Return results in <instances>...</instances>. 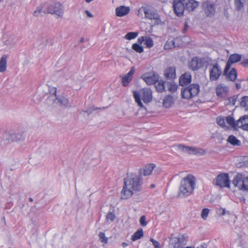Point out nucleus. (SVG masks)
I'll return each mask as SVG.
<instances>
[{
	"label": "nucleus",
	"mask_w": 248,
	"mask_h": 248,
	"mask_svg": "<svg viewBox=\"0 0 248 248\" xmlns=\"http://www.w3.org/2000/svg\"><path fill=\"white\" fill-rule=\"evenodd\" d=\"M142 184V180L139 175L131 174L127 176L124 179V185L121 192V198L124 200L128 199L133 194L141 191Z\"/></svg>",
	"instance_id": "1"
},
{
	"label": "nucleus",
	"mask_w": 248,
	"mask_h": 248,
	"mask_svg": "<svg viewBox=\"0 0 248 248\" xmlns=\"http://www.w3.org/2000/svg\"><path fill=\"white\" fill-rule=\"evenodd\" d=\"M199 2L195 0H174L173 7L175 14L182 16L185 10L188 12L194 11L199 6Z\"/></svg>",
	"instance_id": "2"
},
{
	"label": "nucleus",
	"mask_w": 248,
	"mask_h": 248,
	"mask_svg": "<svg viewBox=\"0 0 248 248\" xmlns=\"http://www.w3.org/2000/svg\"><path fill=\"white\" fill-rule=\"evenodd\" d=\"M196 179L191 174L183 178L178 193L179 197H187L191 195L195 188Z\"/></svg>",
	"instance_id": "3"
},
{
	"label": "nucleus",
	"mask_w": 248,
	"mask_h": 248,
	"mask_svg": "<svg viewBox=\"0 0 248 248\" xmlns=\"http://www.w3.org/2000/svg\"><path fill=\"white\" fill-rule=\"evenodd\" d=\"M63 12V7L59 2L54 3L50 5L45 3L42 5L38 10L34 11V15L38 16L42 13L44 14L50 13L60 17L62 16Z\"/></svg>",
	"instance_id": "4"
},
{
	"label": "nucleus",
	"mask_w": 248,
	"mask_h": 248,
	"mask_svg": "<svg viewBox=\"0 0 248 248\" xmlns=\"http://www.w3.org/2000/svg\"><path fill=\"white\" fill-rule=\"evenodd\" d=\"M133 93L136 102L140 108L143 107L141 102V99L145 103H148L152 100V92L149 88H142L139 92L133 91Z\"/></svg>",
	"instance_id": "5"
},
{
	"label": "nucleus",
	"mask_w": 248,
	"mask_h": 248,
	"mask_svg": "<svg viewBox=\"0 0 248 248\" xmlns=\"http://www.w3.org/2000/svg\"><path fill=\"white\" fill-rule=\"evenodd\" d=\"M228 124L230 127L237 129L241 128L244 130H248V116H241L237 121L231 116H228L226 118Z\"/></svg>",
	"instance_id": "6"
},
{
	"label": "nucleus",
	"mask_w": 248,
	"mask_h": 248,
	"mask_svg": "<svg viewBox=\"0 0 248 248\" xmlns=\"http://www.w3.org/2000/svg\"><path fill=\"white\" fill-rule=\"evenodd\" d=\"M234 186L238 189L243 191H248V176L242 173H238L232 180Z\"/></svg>",
	"instance_id": "7"
},
{
	"label": "nucleus",
	"mask_w": 248,
	"mask_h": 248,
	"mask_svg": "<svg viewBox=\"0 0 248 248\" xmlns=\"http://www.w3.org/2000/svg\"><path fill=\"white\" fill-rule=\"evenodd\" d=\"M199 92V85L197 84H192L186 88H182L181 94L183 98L189 99L197 96Z\"/></svg>",
	"instance_id": "8"
},
{
	"label": "nucleus",
	"mask_w": 248,
	"mask_h": 248,
	"mask_svg": "<svg viewBox=\"0 0 248 248\" xmlns=\"http://www.w3.org/2000/svg\"><path fill=\"white\" fill-rule=\"evenodd\" d=\"M205 63V61L204 58L195 56L189 61L188 67L191 70L196 71L203 68Z\"/></svg>",
	"instance_id": "9"
},
{
	"label": "nucleus",
	"mask_w": 248,
	"mask_h": 248,
	"mask_svg": "<svg viewBox=\"0 0 248 248\" xmlns=\"http://www.w3.org/2000/svg\"><path fill=\"white\" fill-rule=\"evenodd\" d=\"M209 73L210 79L211 81H216L221 75L222 70L219 65L216 63L211 66Z\"/></svg>",
	"instance_id": "10"
},
{
	"label": "nucleus",
	"mask_w": 248,
	"mask_h": 248,
	"mask_svg": "<svg viewBox=\"0 0 248 248\" xmlns=\"http://www.w3.org/2000/svg\"><path fill=\"white\" fill-rule=\"evenodd\" d=\"M216 185L220 187H230V181L229 178V175L226 173L219 174L216 178Z\"/></svg>",
	"instance_id": "11"
},
{
	"label": "nucleus",
	"mask_w": 248,
	"mask_h": 248,
	"mask_svg": "<svg viewBox=\"0 0 248 248\" xmlns=\"http://www.w3.org/2000/svg\"><path fill=\"white\" fill-rule=\"evenodd\" d=\"M177 147L182 151L187 153L189 154L202 155L205 153L204 151L200 148L186 146L182 144H179L177 145Z\"/></svg>",
	"instance_id": "12"
},
{
	"label": "nucleus",
	"mask_w": 248,
	"mask_h": 248,
	"mask_svg": "<svg viewBox=\"0 0 248 248\" xmlns=\"http://www.w3.org/2000/svg\"><path fill=\"white\" fill-rule=\"evenodd\" d=\"M242 58L241 55L238 54H232L230 55L225 66L223 72V75H226L231 69L232 63L239 62Z\"/></svg>",
	"instance_id": "13"
},
{
	"label": "nucleus",
	"mask_w": 248,
	"mask_h": 248,
	"mask_svg": "<svg viewBox=\"0 0 248 248\" xmlns=\"http://www.w3.org/2000/svg\"><path fill=\"white\" fill-rule=\"evenodd\" d=\"M188 236L186 234L181 235L172 238V243L173 248H181L183 245L186 244Z\"/></svg>",
	"instance_id": "14"
},
{
	"label": "nucleus",
	"mask_w": 248,
	"mask_h": 248,
	"mask_svg": "<svg viewBox=\"0 0 248 248\" xmlns=\"http://www.w3.org/2000/svg\"><path fill=\"white\" fill-rule=\"evenodd\" d=\"M202 6L206 16L211 17L214 15L216 12L214 3L206 1L203 3Z\"/></svg>",
	"instance_id": "15"
},
{
	"label": "nucleus",
	"mask_w": 248,
	"mask_h": 248,
	"mask_svg": "<svg viewBox=\"0 0 248 248\" xmlns=\"http://www.w3.org/2000/svg\"><path fill=\"white\" fill-rule=\"evenodd\" d=\"M229 90L227 86L220 83L217 85L216 88V93L219 98H224L229 94Z\"/></svg>",
	"instance_id": "16"
},
{
	"label": "nucleus",
	"mask_w": 248,
	"mask_h": 248,
	"mask_svg": "<svg viewBox=\"0 0 248 248\" xmlns=\"http://www.w3.org/2000/svg\"><path fill=\"white\" fill-rule=\"evenodd\" d=\"M143 9V12L145 14V16L146 18L150 19H154L155 20V24H159L161 22V20L159 17V16L157 14L152 12L149 9H147L145 8H141V9ZM140 9L139 10V11Z\"/></svg>",
	"instance_id": "17"
},
{
	"label": "nucleus",
	"mask_w": 248,
	"mask_h": 248,
	"mask_svg": "<svg viewBox=\"0 0 248 248\" xmlns=\"http://www.w3.org/2000/svg\"><path fill=\"white\" fill-rule=\"evenodd\" d=\"M3 137L6 140L14 142L17 141L21 139L22 134L20 133L15 134L11 131L9 132H6L3 135Z\"/></svg>",
	"instance_id": "18"
},
{
	"label": "nucleus",
	"mask_w": 248,
	"mask_h": 248,
	"mask_svg": "<svg viewBox=\"0 0 248 248\" xmlns=\"http://www.w3.org/2000/svg\"><path fill=\"white\" fill-rule=\"evenodd\" d=\"M135 72L134 67H132L130 71L122 77V84L123 86L126 87L131 81L133 76Z\"/></svg>",
	"instance_id": "19"
},
{
	"label": "nucleus",
	"mask_w": 248,
	"mask_h": 248,
	"mask_svg": "<svg viewBox=\"0 0 248 248\" xmlns=\"http://www.w3.org/2000/svg\"><path fill=\"white\" fill-rule=\"evenodd\" d=\"M130 11V7L121 5L115 9V14L117 16L123 17L127 15Z\"/></svg>",
	"instance_id": "20"
},
{
	"label": "nucleus",
	"mask_w": 248,
	"mask_h": 248,
	"mask_svg": "<svg viewBox=\"0 0 248 248\" xmlns=\"http://www.w3.org/2000/svg\"><path fill=\"white\" fill-rule=\"evenodd\" d=\"M191 82V75L188 72H185L179 78V84L184 86L189 84Z\"/></svg>",
	"instance_id": "21"
},
{
	"label": "nucleus",
	"mask_w": 248,
	"mask_h": 248,
	"mask_svg": "<svg viewBox=\"0 0 248 248\" xmlns=\"http://www.w3.org/2000/svg\"><path fill=\"white\" fill-rule=\"evenodd\" d=\"M138 41L140 44L143 42V44L147 48H151L154 46L153 39L148 36H141L138 38Z\"/></svg>",
	"instance_id": "22"
},
{
	"label": "nucleus",
	"mask_w": 248,
	"mask_h": 248,
	"mask_svg": "<svg viewBox=\"0 0 248 248\" xmlns=\"http://www.w3.org/2000/svg\"><path fill=\"white\" fill-rule=\"evenodd\" d=\"M165 78L169 79H173L176 77V68L173 66L167 67L164 71Z\"/></svg>",
	"instance_id": "23"
},
{
	"label": "nucleus",
	"mask_w": 248,
	"mask_h": 248,
	"mask_svg": "<svg viewBox=\"0 0 248 248\" xmlns=\"http://www.w3.org/2000/svg\"><path fill=\"white\" fill-rule=\"evenodd\" d=\"M155 165L154 164H148L145 165L142 169L140 170V173L143 174L144 176L150 175L154 169L155 168Z\"/></svg>",
	"instance_id": "24"
},
{
	"label": "nucleus",
	"mask_w": 248,
	"mask_h": 248,
	"mask_svg": "<svg viewBox=\"0 0 248 248\" xmlns=\"http://www.w3.org/2000/svg\"><path fill=\"white\" fill-rule=\"evenodd\" d=\"M226 76L227 78L229 80L234 81L236 79L237 76V72L235 68H232L229 72L228 71Z\"/></svg>",
	"instance_id": "25"
},
{
	"label": "nucleus",
	"mask_w": 248,
	"mask_h": 248,
	"mask_svg": "<svg viewBox=\"0 0 248 248\" xmlns=\"http://www.w3.org/2000/svg\"><path fill=\"white\" fill-rule=\"evenodd\" d=\"M173 98L171 95H167L163 99V105L164 107L169 108L173 104Z\"/></svg>",
	"instance_id": "26"
},
{
	"label": "nucleus",
	"mask_w": 248,
	"mask_h": 248,
	"mask_svg": "<svg viewBox=\"0 0 248 248\" xmlns=\"http://www.w3.org/2000/svg\"><path fill=\"white\" fill-rule=\"evenodd\" d=\"M226 118V117L218 116L216 119L217 124L221 127L224 128H227L230 126L227 123Z\"/></svg>",
	"instance_id": "27"
},
{
	"label": "nucleus",
	"mask_w": 248,
	"mask_h": 248,
	"mask_svg": "<svg viewBox=\"0 0 248 248\" xmlns=\"http://www.w3.org/2000/svg\"><path fill=\"white\" fill-rule=\"evenodd\" d=\"M179 40V38H176L173 41H167L164 45V48L165 49H169L173 47L179 46V45H175V43H177Z\"/></svg>",
	"instance_id": "28"
},
{
	"label": "nucleus",
	"mask_w": 248,
	"mask_h": 248,
	"mask_svg": "<svg viewBox=\"0 0 248 248\" xmlns=\"http://www.w3.org/2000/svg\"><path fill=\"white\" fill-rule=\"evenodd\" d=\"M141 78L148 85L154 84L155 82V78L153 76H149L147 74H144Z\"/></svg>",
	"instance_id": "29"
},
{
	"label": "nucleus",
	"mask_w": 248,
	"mask_h": 248,
	"mask_svg": "<svg viewBox=\"0 0 248 248\" xmlns=\"http://www.w3.org/2000/svg\"><path fill=\"white\" fill-rule=\"evenodd\" d=\"M143 236V230L141 228L138 229L131 236V240L133 241H135L140 239Z\"/></svg>",
	"instance_id": "30"
},
{
	"label": "nucleus",
	"mask_w": 248,
	"mask_h": 248,
	"mask_svg": "<svg viewBox=\"0 0 248 248\" xmlns=\"http://www.w3.org/2000/svg\"><path fill=\"white\" fill-rule=\"evenodd\" d=\"M240 106L246 110H248V96H243L241 98Z\"/></svg>",
	"instance_id": "31"
},
{
	"label": "nucleus",
	"mask_w": 248,
	"mask_h": 248,
	"mask_svg": "<svg viewBox=\"0 0 248 248\" xmlns=\"http://www.w3.org/2000/svg\"><path fill=\"white\" fill-rule=\"evenodd\" d=\"M228 142L233 145H238L240 144V141L233 135H230L227 140Z\"/></svg>",
	"instance_id": "32"
},
{
	"label": "nucleus",
	"mask_w": 248,
	"mask_h": 248,
	"mask_svg": "<svg viewBox=\"0 0 248 248\" xmlns=\"http://www.w3.org/2000/svg\"><path fill=\"white\" fill-rule=\"evenodd\" d=\"M236 97L235 96L229 97L225 99V104L226 105L234 106L236 101Z\"/></svg>",
	"instance_id": "33"
},
{
	"label": "nucleus",
	"mask_w": 248,
	"mask_h": 248,
	"mask_svg": "<svg viewBox=\"0 0 248 248\" xmlns=\"http://www.w3.org/2000/svg\"><path fill=\"white\" fill-rule=\"evenodd\" d=\"M138 35V33L137 32H129L125 35L124 38L130 40L136 38Z\"/></svg>",
	"instance_id": "34"
},
{
	"label": "nucleus",
	"mask_w": 248,
	"mask_h": 248,
	"mask_svg": "<svg viewBox=\"0 0 248 248\" xmlns=\"http://www.w3.org/2000/svg\"><path fill=\"white\" fill-rule=\"evenodd\" d=\"M6 55H4L1 58V72L5 71L6 69Z\"/></svg>",
	"instance_id": "35"
},
{
	"label": "nucleus",
	"mask_w": 248,
	"mask_h": 248,
	"mask_svg": "<svg viewBox=\"0 0 248 248\" xmlns=\"http://www.w3.org/2000/svg\"><path fill=\"white\" fill-rule=\"evenodd\" d=\"M245 0H234V5L237 10L241 9L244 6Z\"/></svg>",
	"instance_id": "36"
},
{
	"label": "nucleus",
	"mask_w": 248,
	"mask_h": 248,
	"mask_svg": "<svg viewBox=\"0 0 248 248\" xmlns=\"http://www.w3.org/2000/svg\"><path fill=\"white\" fill-rule=\"evenodd\" d=\"M132 48L137 52L142 53L143 52V47L139 44H133Z\"/></svg>",
	"instance_id": "37"
},
{
	"label": "nucleus",
	"mask_w": 248,
	"mask_h": 248,
	"mask_svg": "<svg viewBox=\"0 0 248 248\" xmlns=\"http://www.w3.org/2000/svg\"><path fill=\"white\" fill-rule=\"evenodd\" d=\"M156 90L159 92H163L165 91V86L164 83L160 82H155V83Z\"/></svg>",
	"instance_id": "38"
},
{
	"label": "nucleus",
	"mask_w": 248,
	"mask_h": 248,
	"mask_svg": "<svg viewBox=\"0 0 248 248\" xmlns=\"http://www.w3.org/2000/svg\"><path fill=\"white\" fill-rule=\"evenodd\" d=\"M209 210L208 208H204L202 210L201 217L204 220H206L208 217Z\"/></svg>",
	"instance_id": "39"
},
{
	"label": "nucleus",
	"mask_w": 248,
	"mask_h": 248,
	"mask_svg": "<svg viewBox=\"0 0 248 248\" xmlns=\"http://www.w3.org/2000/svg\"><path fill=\"white\" fill-rule=\"evenodd\" d=\"M99 239L101 242L104 243L105 244H107L108 242V238H107L105 236V234L104 232H100L99 234Z\"/></svg>",
	"instance_id": "40"
},
{
	"label": "nucleus",
	"mask_w": 248,
	"mask_h": 248,
	"mask_svg": "<svg viewBox=\"0 0 248 248\" xmlns=\"http://www.w3.org/2000/svg\"><path fill=\"white\" fill-rule=\"evenodd\" d=\"M115 215L112 212H109L108 213L106 216V220H110L111 221H113L115 218Z\"/></svg>",
	"instance_id": "41"
},
{
	"label": "nucleus",
	"mask_w": 248,
	"mask_h": 248,
	"mask_svg": "<svg viewBox=\"0 0 248 248\" xmlns=\"http://www.w3.org/2000/svg\"><path fill=\"white\" fill-rule=\"evenodd\" d=\"M178 85L174 83H170L169 86V90L171 93L176 91Z\"/></svg>",
	"instance_id": "42"
},
{
	"label": "nucleus",
	"mask_w": 248,
	"mask_h": 248,
	"mask_svg": "<svg viewBox=\"0 0 248 248\" xmlns=\"http://www.w3.org/2000/svg\"><path fill=\"white\" fill-rule=\"evenodd\" d=\"M150 240L152 242L155 248H161L160 244L158 241L154 240L152 238H150Z\"/></svg>",
	"instance_id": "43"
},
{
	"label": "nucleus",
	"mask_w": 248,
	"mask_h": 248,
	"mask_svg": "<svg viewBox=\"0 0 248 248\" xmlns=\"http://www.w3.org/2000/svg\"><path fill=\"white\" fill-rule=\"evenodd\" d=\"M140 225L142 226H145L147 225V222L146 221V218L144 216H142L140 220Z\"/></svg>",
	"instance_id": "44"
},
{
	"label": "nucleus",
	"mask_w": 248,
	"mask_h": 248,
	"mask_svg": "<svg viewBox=\"0 0 248 248\" xmlns=\"http://www.w3.org/2000/svg\"><path fill=\"white\" fill-rule=\"evenodd\" d=\"M62 105L67 106L68 105V101L67 99L63 97L62 99L59 100Z\"/></svg>",
	"instance_id": "45"
},
{
	"label": "nucleus",
	"mask_w": 248,
	"mask_h": 248,
	"mask_svg": "<svg viewBox=\"0 0 248 248\" xmlns=\"http://www.w3.org/2000/svg\"><path fill=\"white\" fill-rule=\"evenodd\" d=\"M241 64L244 67H248V58L244 60Z\"/></svg>",
	"instance_id": "46"
},
{
	"label": "nucleus",
	"mask_w": 248,
	"mask_h": 248,
	"mask_svg": "<svg viewBox=\"0 0 248 248\" xmlns=\"http://www.w3.org/2000/svg\"><path fill=\"white\" fill-rule=\"evenodd\" d=\"M86 13L89 17H93V15L89 11H86Z\"/></svg>",
	"instance_id": "47"
},
{
	"label": "nucleus",
	"mask_w": 248,
	"mask_h": 248,
	"mask_svg": "<svg viewBox=\"0 0 248 248\" xmlns=\"http://www.w3.org/2000/svg\"><path fill=\"white\" fill-rule=\"evenodd\" d=\"M122 246L123 247L125 248V247H127L128 246V244H127V243H126L125 242H123L122 244Z\"/></svg>",
	"instance_id": "48"
},
{
	"label": "nucleus",
	"mask_w": 248,
	"mask_h": 248,
	"mask_svg": "<svg viewBox=\"0 0 248 248\" xmlns=\"http://www.w3.org/2000/svg\"><path fill=\"white\" fill-rule=\"evenodd\" d=\"M52 90L54 91L55 96H56L57 89L56 88H54Z\"/></svg>",
	"instance_id": "49"
},
{
	"label": "nucleus",
	"mask_w": 248,
	"mask_h": 248,
	"mask_svg": "<svg viewBox=\"0 0 248 248\" xmlns=\"http://www.w3.org/2000/svg\"><path fill=\"white\" fill-rule=\"evenodd\" d=\"M197 248H206V246L204 245H202L200 246L197 247Z\"/></svg>",
	"instance_id": "50"
},
{
	"label": "nucleus",
	"mask_w": 248,
	"mask_h": 248,
	"mask_svg": "<svg viewBox=\"0 0 248 248\" xmlns=\"http://www.w3.org/2000/svg\"><path fill=\"white\" fill-rule=\"evenodd\" d=\"M151 186V187H152V188H154V187H155V185H154V184H152V185H151V186Z\"/></svg>",
	"instance_id": "51"
},
{
	"label": "nucleus",
	"mask_w": 248,
	"mask_h": 248,
	"mask_svg": "<svg viewBox=\"0 0 248 248\" xmlns=\"http://www.w3.org/2000/svg\"><path fill=\"white\" fill-rule=\"evenodd\" d=\"M236 86L237 88H238V89L239 88L238 84H236Z\"/></svg>",
	"instance_id": "52"
},
{
	"label": "nucleus",
	"mask_w": 248,
	"mask_h": 248,
	"mask_svg": "<svg viewBox=\"0 0 248 248\" xmlns=\"http://www.w3.org/2000/svg\"><path fill=\"white\" fill-rule=\"evenodd\" d=\"M30 201L31 202H32V201H33V200H32V198H30Z\"/></svg>",
	"instance_id": "53"
},
{
	"label": "nucleus",
	"mask_w": 248,
	"mask_h": 248,
	"mask_svg": "<svg viewBox=\"0 0 248 248\" xmlns=\"http://www.w3.org/2000/svg\"><path fill=\"white\" fill-rule=\"evenodd\" d=\"M83 39H81V42H83Z\"/></svg>",
	"instance_id": "54"
},
{
	"label": "nucleus",
	"mask_w": 248,
	"mask_h": 248,
	"mask_svg": "<svg viewBox=\"0 0 248 248\" xmlns=\"http://www.w3.org/2000/svg\"><path fill=\"white\" fill-rule=\"evenodd\" d=\"M225 213V211L223 210V214Z\"/></svg>",
	"instance_id": "55"
}]
</instances>
